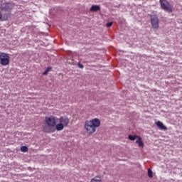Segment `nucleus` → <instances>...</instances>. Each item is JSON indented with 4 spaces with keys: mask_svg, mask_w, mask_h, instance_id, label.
<instances>
[{
    "mask_svg": "<svg viewBox=\"0 0 182 182\" xmlns=\"http://www.w3.org/2000/svg\"><path fill=\"white\" fill-rule=\"evenodd\" d=\"M90 182H102V178L95 176L91 179Z\"/></svg>",
    "mask_w": 182,
    "mask_h": 182,
    "instance_id": "11",
    "label": "nucleus"
},
{
    "mask_svg": "<svg viewBox=\"0 0 182 182\" xmlns=\"http://www.w3.org/2000/svg\"><path fill=\"white\" fill-rule=\"evenodd\" d=\"M58 122L59 123L55 126V129L57 132H62L65 127L69 126L70 119L69 117L66 116H62L58 118Z\"/></svg>",
    "mask_w": 182,
    "mask_h": 182,
    "instance_id": "3",
    "label": "nucleus"
},
{
    "mask_svg": "<svg viewBox=\"0 0 182 182\" xmlns=\"http://www.w3.org/2000/svg\"><path fill=\"white\" fill-rule=\"evenodd\" d=\"M100 127V119L97 118L91 120H86L84 124V129L87 134H93L96 129Z\"/></svg>",
    "mask_w": 182,
    "mask_h": 182,
    "instance_id": "2",
    "label": "nucleus"
},
{
    "mask_svg": "<svg viewBox=\"0 0 182 182\" xmlns=\"http://www.w3.org/2000/svg\"><path fill=\"white\" fill-rule=\"evenodd\" d=\"M0 9L4 12H11L14 9V4L11 3H4L1 4Z\"/></svg>",
    "mask_w": 182,
    "mask_h": 182,
    "instance_id": "6",
    "label": "nucleus"
},
{
    "mask_svg": "<svg viewBox=\"0 0 182 182\" xmlns=\"http://www.w3.org/2000/svg\"><path fill=\"white\" fill-rule=\"evenodd\" d=\"M136 144H138L139 147H144V143L141 141V137H138V139L136 141Z\"/></svg>",
    "mask_w": 182,
    "mask_h": 182,
    "instance_id": "10",
    "label": "nucleus"
},
{
    "mask_svg": "<svg viewBox=\"0 0 182 182\" xmlns=\"http://www.w3.org/2000/svg\"><path fill=\"white\" fill-rule=\"evenodd\" d=\"M112 25H113V22H108L106 24L107 28H110V26H112Z\"/></svg>",
    "mask_w": 182,
    "mask_h": 182,
    "instance_id": "16",
    "label": "nucleus"
},
{
    "mask_svg": "<svg viewBox=\"0 0 182 182\" xmlns=\"http://www.w3.org/2000/svg\"><path fill=\"white\" fill-rule=\"evenodd\" d=\"M139 136L137 135H129L128 136V139H130L132 141H134V140H136V139H139Z\"/></svg>",
    "mask_w": 182,
    "mask_h": 182,
    "instance_id": "12",
    "label": "nucleus"
},
{
    "mask_svg": "<svg viewBox=\"0 0 182 182\" xmlns=\"http://www.w3.org/2000/svg\"><path fill=\"white\" fill-rule=\"evenodd\" d=\"M151 23L154 29H159V17L156 15L151 16Z\"/></svg>",
    "mask_w": 182,
    "mask_h": 182,
    "instance_id": "7",
    "label": "nucleus"
},
{
    "mask_svg": "<svg viewBox=\"0 0 182 182\" xmlns=\"http://www.w3.org/2000/svg\"><path fill=\"white\" fill-rule=\"evenodd\" d=\"M161 9L166 11L168 14L173 12V6L167 0H159Z\"/></svg>",
    "mask_w": 182,
    "mask_h": 182,
    "instance_id": "4",
    "label": "nucleus"
},
{
    "mask_svg": "<svg viewBox=\"0 0 182 182\" xmlns=\"http://www.w3.org/2000/svg\"><path fill=\"white\" fill-rule=\"evenodd\" d=\"M77 66H78V68H80V69H83V65L81 64L80 63H79L77 64Z\"/></svg>",
    "mask_w": 182,
    "mask_h": 182,
    "instance_id": "17",
    "label": "nucleus"
},
{
    "mask_svg": "<svg viewBox=\"0 0 182 182\" xmlns=\"http://www.w3.org/2000/svg\"><path fill=\"white\" fill-rule=\"evenodd\" d=\"M90 12H97V11H100V6L97 5H92L90 9Z\"/></svg>",
    "mask_w": 182,
    "mask_h": 182,
    "instance_id": "9",
    "label": "nucleus"
},
{
    "mask_svg": "<svg viewBox=\"0 0 182 182\" xmlns=\"http://www.w3.org/2000/svg\"><path fill=\"white\" fill-rule=\"evenodd\" d=\"M10 59L11 57H9V54L5 53H0V63L2 66H7V65H9Z\"/></svg>",
    "mask_w": 182,
    "mask_h": 182,
    "instance_id": "5",
    "label": "nucleus"
},
{
    "mask_svg": "<svg viewBox=\"0 0 182 182\" xmlns=\"http://www.w3.org/2000/svg\"><path fill=\"white\" fill-rule=\"evenodd\" d=\"M56 117H46L44 124L43 125V132L44 133H55L56 132Z\"/></svg>",
    "mask_w": 182,
    "mask_h": 182,
    "instance_id": "1",
    "label": "nucleus"
},
{
    "mask_svg": "<svg viewBox=\"0 0 182 182\" xmlns=\"http://www.w3.org/2000/svg\"><path fill=\"white\" fill-rule=\"evenodd\" d=\"M52 70V68L48 67L46 70L43 73V75H48L49 73L50 70Z\"/></svg>",
    "mask_w": 182,
    "mask_h": 182,
    "instance_id": "14",
    "label": "nucleus"
},
{
    "mask_svg": "<svg viewBox=\"0 0 182 182\" xmlns=\"http://www.w3.org/2000/svg\"><path fill=\"white\" fill-rule=\"evenodd\" d=\"M21 151H23V153H26V151H28V147L25 146H21Z\"/></svg>",
    "mask_w": 182,
    "mask_h": 182,
    "instance_id": "15",
    "label": "nucleus"
},
{
    "mask_svg": "<svg viewBox=\"0 0 182 182\" xmlns=\"http://www.w3.org/2000/svg\"><path fill=\"white\" fill-rule=\"evenodd\" d=\"M156 124L161 130H167V127L161 121H158Z\"/></svg>",
    "mask_w": 182,
    "mask_h": 182,
    "instance_id": "8",
    "label": "nucleus"
},
{
    "mask_svg": "<svg viewBox=\"0 0 182 182\" xmlns=\"http://www.w3.org/2000/svg\"><path fill=\"white\" fill-rule=\"evenodd\" d=\"M148 177H149V178H153V171H151V168L148 169Z\"/></svg>",
    "mask_w": 182,
    "mask_h": 182,
    "instance_id": "13",
    "label": "nucleus"
}]
</instances>
